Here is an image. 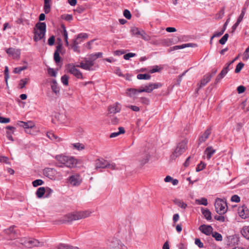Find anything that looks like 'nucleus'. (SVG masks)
Wrapping results in <instances>:
<instances>
[{
    "mask_svg": "<svg viewBox=\"0 0 249 249\" xmlns=\"http://www.w3.org/2000/svg\"><path fill=\"white\" fill-rule=\"evenodd\" d=\"M52 5V0H44L43 11L45 14L50 12Z\"/></svg>",
    "mask_w": 249,
    "mask_h": 249,
    "instance_id": "nucleus-23",
    "label": "nucleus"
},
{
    "mask_svg": "<svg viewBox=\"0 0 249 249\" xmlns=\"http://www.w3.org/2000/svg\"><path fill=\"white\" fill-rule=\"evenodd\" d=\"M241 233L245 238L249 240V226L244 227L241 231Z\"/></svg>",
    "mask_w": 249,
    "mask_h": 249,
    "instance_id": "nucleus-33",
    "label": "nucleus"
},
{
    "mask_svg": "<svg viewBox=\"0 0 249 249\" xmlns=\"http://www.w3.org/2000/svg\"><path fill=\"white\" fill-rule=\"evenodd\" d=\"M68 182L72 186H79L82 182V178L79 174L71 176L68 178Z\"/></svg>",
    "mask_w": 249,
    "mask_h": 249,
    "instance_id": "nucleus-8",
    "label": "nucleus"
},
{
    "mask_svg": "<svg viewBox=\"0 0 249 249\" xmlns=\"http://www.w3.org/2000/svg\"><path fill=\"white\" fill-rule=\"evenodd\" d=\"M123 15L124 17L128 19H130L131 18V15L130 11L127 9H125L123 11Z\"/></svg>",
    "mask_w": 249,
    "mask_h": 249,
    "instance_id": "nucleus-56",
    "label": "nucleus"
},
{
    "mask_svg": "<svg viewBox=\"0 0 249 249\" xmlns=\"http://www.w3.org/2000/svg\"><path fill=\"white\" fill-rule=\"evenodd\" d=\"M111 170H116L118 169V168L116 167V165L114 163L111 162L109 163L108 161L107 162V167Z\"/></svg>",
    "mask_w": 249,
    "mask_h": 249,
    "instance_id": "nucleus-54",
    "label": "nucleus"
},
{
    "mask_svg": "<svg viewBox=\"0 0 249 249\" xmlns=\"http://www.w3.org/2000/svg\"><path fill=\"white\" fill-rule=\"evenodd\" d=\"M107 244L108 249H127L121 241L116 237L108 239Z\"/></svg>",
    "mask_w": 249,
    "mask_h": 249,
    "instance_id": "nucleus-4",
    "label": "nucleus"
},
{
    "mask_svg": "<svg viewBox=\"0 0 249 249\" xmlns=\"http://www.w3.org/2000/svg\"><path fill=\"white\" fill-rule=\"evenodd\" d=\"M9 77V71H8V67L7 66L5 67L4 69V78L5 81L6 82V84H7L8 79Z\"/></svg>",
    "mask_w": 249,
    "mask_h": 249,
    "instance_id": "nucleus-52",
    "label": "nucleus"
},
{
    "mask_svg": "<svg viewBox=\"0 0 249 249\" xmlns=\"http://www.w3.org/2000/svg\"><path fill=\"white\" fill-rule=\"evenodd\" d=\"M244 66V64L242 62L239 63L236 67L235 69V72L236 73H239L243 68Z\"/></svg>",
    "mask_w": 249,
    "mask_h": 249,
    "instance_id": "nucleus-47",
    "label": "nucleus"
},
{
    "mask_svg": "<svg viewBox=\"0 0 249 249\" xmlns=\"http://www.w3.org/2000/svg\"><path fill=\"white\" fill-rule=\"evenodd\" d=\"M79 37H76L73 41V49L74 51L78 50V45L79 44Z\"/></svg>",
    "mask_w": 249,
    "mask_h": 249,
    "instance_id": "nucleus-48",
    "label": "nucleus"
},
{
    "mask_svg": "<svg viewBox=\"0 0 249 249\" xmlns=\"http://www.w3.org/2000/svg\"><path fill=\"white\" fill-rule=\"evenodd\" d=\"M229 37L228 34H225L219 40V42L220 44L223 45L227 41L228 38Z\"/></svg>",
    "mask_w": 249,
    "mask_h": 249,
    "instance_id": "nucleus-49",
    "label": "nucleus"
},
{
    "mask_svg": "<svg viewBox=\"0 0 249 249\" xmlns=\"http://www.w3.org/2000/svg\"><path fill=\"white\" fill-rule=\"evenodd\" d=\"M215 211L220 215L224 214L227 211V205L225 200L217 198L214 204Z\"/></svg>",
    "mask_w": 249,
    "mask_h": 249,
    "instance_id": "nucleus-5",
    "label": "nucleus"
},
{
    "mask_svg": "<svg viewBox=\"0 0 249 249\" xmlns=\"http://www.w3.org/2000/svg\"><path fill=\"white\" fill-rule=\"evenodd\" d=\"M215 152V150L213 149L212 146H209L204 151V154L206 155L207 158L210 160L213 154Z\"/></svg>",
    "mask_w": 249,
    "mask_h": 249,
    "instance_id": "nucleus-24",
    "label": "nucleus"
},
{
    "mask_svg": "<svg viewBox=\"0 0 249 249\" xmlns=\"http://www.w3.org/2000/svg\"><path fill=\"white\" fill-rule=\"evenodd\" d=\"M187 141L183 140L179 142L171 155V159L174 160L182 154L187 149Z\"/></svg>",
    "mask_w": 249,
    "mask_h": 249,
    "instance_id": "nucleus-3",
    "label": "nucleus"
},
{
    "mask_svg": "<svg viewBox=\"0 0 249 249\" xmlns=\"http://www.w3.org/2000/svg\"><path fill=\"white\" fill-rule=\"evenodd\" d=\"M91 212L89 211H85L71 213L65 215L61 219L63 223H70L73 221L80 220L89 217Z\"/></svg>",
    "mask_w": 249,
    "mask_h": 249,
    "instance_id": "nucleus-1",
    "label": "nucleus"
},
{
    "mask_svg": "<svg viewBox=\"0 0 249 249\" xmlns=\"http://www.w3.org/2000/svg\"><path fill=\"white\" fill-rule=\"evenodd\" d=\"M224 13V8H223L216 15L215 18L218 19L222 18Z\"/></svg>",
    "mask_w": 249,
    "mask_h": 249,
    "instance_id": "nucleus-53",
    "label": "nucleus"
},
{
    "mask_svg": "<svg viewBox=\"0 0 249 249\" xmlns=\"http://www.w3.org/2000/svg\"><path fill=\"white\" fill-rule=\"evenodd\" d=\"M56 172L54 169L51 168H46L43 170L44 175L50 179H53L54 177Z\"/></svg>",
    "mask_w": 249,
    "mask_h": 249,
    "instance_id": "nucleus-14",
    "label": "nucleus"
},
{
    "mask_svg": "<svg viewBox=\"0 0 249 249\" xmlns=\"http://www.w3.org/2000/svg\"><path fill=\"white\" fill-rule=\"evenodd\" d=\"M196 46V44L186 43V44H182L180 45L174 46L171 48V50L175 51V50H177L178 49H184L186 47H194Z\"/></svg>",
    "mask_w": 249,
    "mask_h": 249,
    "instance_id": "nucleus-21",
    "label": "nucleus"
},
{
    "mask_svg": "<svg viewBox=\"0 0 249 249\" xmlns=\"http://www.w3.org/2000/svg\"><path fill=\"white\" fill-rule=\"evenodd\" d=\"M238 213L240 217L245 219L248 216L249 211L247 207L243 206L238 209Z\"/></svg>",
    "mask_w": 249,
    "mask_h": 249,
    "instance_id": "nucleus-22",
    "label": "nucleus"
},
{
    "mask_svg": "<svg viewBox=\"0 0 249 249\" xmlns=\"http://www.w3.org/2000/svg\"><path fill=\"white\" fill-rule=\"evenodd\" d=\"M29 80V78H27L21 79L19 81V83H18V88L21 89H23V88H24L25 86L27 83V82H28Z\"/></svg>",
    "mask_w": 249,
    "mask_h": 249,
    "instance_id": "nucleus-36",
    "label": "nucleus"
},
{
    "mask_svg": "<svg viewBox=\"0 0 249 249\" xmlns=\"http://www.w3.org/2000/svg\"><path fill=\"white\" fill-rule=\"evenodd\" d=\"M88 35L86 33H80L79 34L77 37H79V44L81 43L82 41H83L84 40L87 39L88 38Z\"/></svg>",
    "mask_w": 249,
    "mask_h": 249,
    "instance_id": "nucleus-42",
    "label": "nucleus"
},
{
    "mask_svg": "<svg viewBox=\"0 0 249 249\" xmlns=\"http://www.w3.org/2000/svg\"><path fill=\"white\" fill-rule=\"evenodd\" d=\"M152 86V89H158L160 88L162 86V84L160 83H150Z\"/></svg>",
    "mask_w": 249,
    "mask_h": 249,
    "instance_id": "nucleus-62",
    "label": "nucleus"
},
{
    "mask_svg": "<svg viewBox=\"0 0 249 249\" xmlns=\"http://www.w3.org/2000/svg\"><path fill=\"white\" fill-rule=\"evenodd\" d=\"M44 183V181L42 179H38L33 181L32 184L34 187H37L41 185Z\"/></svg>",
    "mask_w": 249,
    "mask_h": 249,
    "instance_id": "nucleus-45",
    "label": "nucleus"
},
{
    "mask_svg": "<svg viewBox=\"0 0 249 249\" xmlns=\"http://www.w3.org/2000/svg\"><path fill=\"white\" fill-rule=\"evenodd\" d=\"M121 109V106L118 103H116L114 104L109 106L108 111L109 113L115 114L119 112Z\"/></svg>",
    "mask_w": 249,
    "mask_h": 249,
    "instance_id": "nucleus-15",
    "label": "nucleus"
},
{
    "mask_svg": "<svg viewBox=\"0 0 249 249\" xmlns=\"http://www.w3.org/2000/svg\"><path fill=\"white\" fill-rule=\"evenodd\" d=\"M45 190H46L45 197H48L53 193V190L52 189L48 188V187L46 188L45 189Z\"/></svg>",
    "mask_w": 249,
    "mask_h": 249,
    "instance_id": "nucleus-63",
    "label": "nucleus"
},
{
    "mask_svg": "<svg viewBox=\"0 0 249 249\" xmlns=\"http://www.w3.org/2000/svg\"><path fill=\"white\" fill-rule=\"evenodd\" d=\"M119 123V119L116 116H112L111 118V123L112 124L116 125Z\"/></svg>",
    "mask_w": 249,
    "mask_h": 249,
    "instance_id": "nucleus-57",
    "label": "nucleus"
},
{
    "mask_svg": "<svg viewBox=\"0 0 249 249\" xmlns=\"http://www.w3.org/2000/svg\"><path fill=\"white\" fill-rule=\"evenodd\" d=\"M132 36L139 38L142 37L145 40H148L150 38L146 32H132Z\"/></svg>",
    "mask_w": 249,
    "mask_h": 249,
    "instance_id": "nucleus-20",
    "label": "nucleus"
},
{
    "mask_svg": "<svg viewBox=\"0 0 249 249\" xmlns=\"http://www.w3.org/2000/svg\"><path fill=\"white\" fill-rule=\"evenodd\" d=\"M66 69L69 72L73 74L76 78L79 79L83 78L82 72L77 69L73 64H68L66 66Z\"/></svg>",
    "mask_w": 249,
    "mask_h": 249,
    "instance_id": "nucleus-7",
    "label": "nucleus"
},
{
    "mask_svg": "<svg viewBox=\"0 0 249 249\" xmlns=\"http://www.w3.org/2000/svg\"><path fill=\"white\" fill-rule=\"evenodd\" d=\"M136 55V53H129L124 54L123 56L125 60H128L130 58L134 57Z\"/></svg>",
    "mask_w": 249,
    "mask_h": 249,
    "instance_id": "nucleus-58",
    "label": "nucleus"
},
{
    "mask_svg": "<svg viewBox=\"0 0 249 249\" xmlns=\"http://www.w3.org/2000/svg\"><path fill=\"white\" fill-rule=\"evenodd\" d=\"M107 161L104 159H98L95 161V168H105L107 167Z\"/></svg>",
    "mask_w": 249,
    "mask_h": 249,
    "instance_id": "nucleus-16",
    "label": "nucleus"
},
{
    "mask_svg": "<svg viewBox=\"0 0 249 249\" xmlns=\"http://www.w3.org/2000/svg\"><path fill=\"white\" fill-rule=\"evenodd\" d=\"M46 190L44 187H39L37 190L36 194L38 198H41L45 194Z\"/></svg>",
    "mask_w": 249,
    "mask_h": 249,
    "instance_id": "nucleus-32",
    "label": "nucleus"
},
{
    "mask_svg": "<svg viewBox=\"0 0 249 249\" xmlns=\"http://www.w3.org/2000/svg\"><path fill=\"white\" fill-rule=\"evenodd\" d=\"M212 234V236L217 241H221L223 239L222 235L216 231L213 232Z\"/></svg>",
    "mask_w": 249,
    "mask_h": 249,
    "instance_id": "nucleus-39",
    "label": "nucleus"
},
{
    "mask_svg": "<svg viewBox=\"0 0 249 249\" xmlns=\"http://www.w3.org/2000/svg\"><path fill=\"white\" fill-rule=\"evenodd\" d=\"M35 35L34 39L35 41L37 42L44 38L45 32H34Z\"/></svg>",
    "mask_w": 249,
    "mask_h": 249,
    "instance_id": "nucleus-26",
    "label": "nucleus"
},
{
    "mask_svg": "<svg viewBox=\"0 0 249 249\" xmlns=\"http://www.w3.org/2000/svg\"><path fill=\"white\" fill-rule=\"evenodd\" d=\"M21 244L27 248L40 246V242L35 239H24Z\"/></svg>",
    "mask_w": 249,
    "mask_h": 249,
    "instance_id": "nucleus-10",
    "label": "nucleus"
},
{
    "mask_svg": "<svg viewBox=\"0 0 249 249\" xmlns=\"http://www.w3.org/2000/svg\"><path fill=\"white\" fill-rule=\"evenodd\" d=\"M61 49L62 45L61 44H58L53 54L54 60L56 63H59L60 61L61 58L59 55V53L61 52Z\"/></svg>",
    "mask_w": 249,
    "mask_h": 249,
    "instance_id": "nucleus-19",
    "label": "nucleus"
},
{
    "mask_svg": "<svg viewBox=\"0 0 249 249\" xmlns=\"http://www.w3.org/2000/svg\"><path fill=\"white\" fill-rule=\"evenodd\" d=\"M195 244L197 245L199 248H202L204 247V245L202 242L200 241V240L198 238H196L195 239Z\"/></svg>",
    "mask_w": 249,
    "mask_h": 249,
    "instance_id": "nucleus-59",
    "label": "nucleus"
},
{
    "mask_svg": "<svg viewBox=\"0 0 249 249\" xmlns=\"http://www.w3.org/2000/svg\"><path fill=\"white\" fill-rule=\"evenodd\" d=\"M89 56L94 62L98 58L101 57L102 56V53H97L95 54H91Z\"/></svg>",
    "mask_w": 249,
    "mask_h": 249,
    "instance_id": "nucleus-46",
    "label": "nucleus"
},
{
    "mask_svg": "<svg viewBox=\"0 0 249 249\" xmlns=\"http://www.w3.org/2000/svg\"><path fill=\"white\" fill-rule=\"evenodd\" d=\"M161 70V68H160L159 66L156 65L153 66V68L150 70V72L151 73H155L156 72H159Z\"/></svg>",
    "mask_w": 249,
    "mask_h": 249,
    "instance_id": "nucleus-55",
    "label": "nucleus"
},
{
    "mask_svg": "<svg viewBox=\"0 0 249 249\" xmlns=\"http://www.w3.org/2000/svg\"><path fill=\"white\" fill-rule=\"evenodd\" d=\"M149 157L150 156L148 153H144L142 158L139 160L141 165H143L146 164L149 160Z\"/></svg>",
    "mask_w": 249,
    "mask_h": 249,
    "instance_id": "nucleus-27",
    "label": "nucleus"
},
{
    "mask_svg": "<svg viewBox=\"0 0 249 249\" xmlns=\"http://www.w3.org/2000/svg\"><path fill=\"white\" fill-rule=\"evenodd\" d=\"M55 159L58 161L60 165L58 166L62 167L64 166L69 167L72 168L74 167L77 162L75 159L72 157H69L63 155H56L55 157Z\"/></svg>",
    "mask_w": 249,
    "mask_h": 249,
    "instance_id": "nucleus-2",
    "label": "nucleus"
},
{
    "mask_svg": "<svg viewBox=\"0 0 249 249\" xmlns=\"http://www.w3.org/2000/svg\"><path fill=\"white\" fill-rule=\"evenodd\" d=\"M205 166L206 164L201 161L198 165H197L196 168V171L198 172L202 170L205 167Z\"/></svg>",
    "mask_w": 249,
    "mask_h": 249,
    "instance_id": "nucleus-51",
    "label": "nucleus"
},
{
    "mask_svg": "<svg viewBox=\"0 0 249 249\" xmlns=\"http://www.w3.org/2000/svg\"><path fill=\"white\" fill-rule=\"evenodd\" d=\"M211 133V128L209 127L207 128L204 132L199 137L198 139V144H200L205 142L207 139L209 138V136Z\"/></svg>",
    "mask_w": 249,
    "mask_h": 249,
    "instance_id": "nucleus-13",
    "label": "nucleus"
},
{
    "mask_svg": "<svg viewBox=\"0 0 249 249\" xmlns=\"http://www.w3.org/2000/svg\"><path fill=\"white\" fill-rule=\"evenodd\" d=\"M118 129L119 131L111 133L109 136L110 138H115L120 134H124L125 133V130L123 127H119Z\"/></svg>",
    "mask_w": 249,
    "mask_h": 249,
    "instance_id": "nucleus-31",
    "label": "nucleus"
},
{
    "mask_svg": "<svg viewBox=\"0 0 249 249\" xmlns=\"http://www.w3.org/2000/svg\"><path fill=\"white\" fill-rule=\"evenodd\" d=\"M196 203L198 205H203L207 206L208 205L207 199L206 198L202 197L199 199H196Z\"/></svg>",
    "mask_w": 249,
    "mask_h": 249,
    "instance_id": "nucleus-40",
    "label": "nucleus"
},
{
    "mask_svg": "<svg viewBox=\"0 0 249 249\" xmlns=\"http://www.w3.org/2000/svg\"><path fill=\"white\" fill-rule=\"evenodd\" d=\"M138 89H133V88H129V89H126V94L131 97L132 95L136 94L137 92H138Z\"/></svg>",
    "mask_w": 249,
    "mask_h": 249,
    "instance_id": "nucleus-41",
    "label": "nucleus"
},
{
    "mask_svg": "<svg viewBox=\"0 0 249 249\" xmlns=\"http://www.w3.org/2000/svg\"><path fill=\"white\" fill-rule=\"evenodd\" d=\"M18 124L24 128H28L29 127H32V125H29L28 123H26L22 121L19 122Z\"/></svg>",
    "mask_w": 249,
    "mask_h": 249,
    "instance_id": "nucleus-50",
    "label": "nucleus"
},
{
    "mask_svg": "<svg viewBox=\"0 0 249 249\" xmlns=\"http://www.w3.org/2000/svg\"><path fill=\"white\" fill-rule=\"evenodd\" d=\"M153 91L152 86L150 83L148 85H146L143 88H140L138 89V93L142 92H146L147 93H150Z\"/></svg>",
    "mask_w": 249,
    "mask_h": 249,
    "instance_id": "nucleus-30",
    "label": "nucleus"
},
{
    "mask_svg": "<svg viewBox=\"0 0 249 249\" xmlns=\"http://www.w3.org/2000/svg\"><path fill=\"white\" fill-rule=\"evenodd\" d=\"M69 76L67 75H63L61 78V80L62 83L66 86L68 85V81H69Z\"/></svg>",
    "mask_w": 249,
    "mask_h": 249,
    "instance_id": "nucleus-44",
    "label": "nucleus"
},
{
    "mask_svg": "<svg viewBox=\"0 0 249 249\" xmlns=\"http://www.w3.org/2000/svg\"><path fill=\"white\" fill-rule=\"evenodd\" d=\"M231 201L235 202H239L240 201V198L238 196L234 195L231 196Z\"/></svg>",
    "mask_w": 249,
    "mask_h": 249,
    "instance_id": "nucleus-61",
    "label": "nucleus"
},
{
    "mask_svg": "<svg viewBox=\"0 0 249 249\" xmlns=\"http://www.w3.org/2000/svg\"><path fill=\"white\" fill-rule=\"evenodd\" d=\"M199 230L204 234L210 235L213 233V229L210 225H202L199 227Z\"/></svg>",
    "mask_w": 249,
    "mask_h": 249,
    "instance_id": "nucleus-12",
    "label": "nucleus"
},
{
    "mask_svg": "<svg viewBox=\"0 0 249 249\" xmlns=\"http://www.w3.org/2000/svg\"><path fill=\"white\" fill-rule=\"evenodd\" d=\"M14 226L10 227L9 228L6 229L5 232L6 234L11 236V238H16L18 235V231L15 230Z\"/></svg>",
    "mask_w": 249,
    "mask_h": 249,
    "instance_id": "nucleus-18",
    "label": "nucleus"
},
{
    "mask_svg": "<svg viewBox=\"0 0 249 249\" xmlns=\"http://www.w3.org/2000/svg\"><path fill=\"white\" fill-rule=\"evenodd\" d=\"M230 69L225 66L215 79V83H218L228 72Z\"/></svg>",
    "mask_w": 249,
    "mask_h": 249,
    "instance_id": "nucleus-17",
    "label": "nucleus"
},
{
    "mask_svg": "<svg viewBox=\"0 0 249 249\" xmlns=\"http://www.w3.org/2000/svg\"><path fill=\"white\" fill-rule=\"evenodd\" d=\"M201 212L207 220H211L212 219L211 213L208 209L202 208Z\"/></svg>",
    "mask_w": 249,
    "mask_h": 249,
    "instance_id": "nucleus-28",
    "label": "nucleus"
},
{
    "mask_svg": "<svg viewBox=\"0 0 249 249\" xmlns=\"http://www.w3.org/2000/svg\"><path fill=\"white\" fill-rule=\"evenodd\" d=\"M47 136L51 140L55 141V142H59L60 141V138L54 134V133L52 132H48L46 134Z\"/></svg>",
    "mask_w": 249,
    "mask_h": 249,
    "instance_id": "nucleus-25",
    "label": "nucleus"
},
{
    "mask_svg": "<svg viewBox=\"0 0 249 249\" xmlns=\"http://www.w3.org/2000/svg\"><path fill=\"white\" fill-rule=\"evenodd\" d=\"M6 53L12 57L13 59H19L20 55V50L14 48H9L5 49Z\"/></svg>",
    "mask_w": 249,
    "mask_h": 249,
    "instance_id": "nucleus-9",
    "label": "nucleus"
},
{
    "mask_svg": "<svg viewBox=\"0 0 249 249\" xmlns=\"http://www.w3.org/2000/svg\"><path fill=\"white\" fill-rule=\"evenodd\" d=\"M249 49L247 48L243 53V60H247L249 59Z\"/></svg>",
    "mask_w": 249,
    "mask_h": 249,
    "instance_id": "nucleus-60",
    "label": "nucleus"
},
{
    "mask_svg": "<svg viewBox=\"0 0 249 249\" xmlns=\"http://www.w3.org/2000/svg\"><path fill=\"white\" fill-rule=\"evenodd\" d=\"M174 203L178 206V207H180L182 209H186V208L187 207V205L186 203H184L183 201L181 200H180L179 199H175L174 200Z\"/></svg>",
    "mask_w": 249,
    "mask_h": 249,
    "instance_id": "nucleus-29",
    "label": "nucleus"
},
{
    "mask_svg": "<svg viewBox=\"0 0 249 249\" xmlns=\"http://www.w3.org/2000/svg\"><path fill=\"white\" fill-rule=\"evenodd\" d=\"M36 27L39 31H46V24L44 22H39L36 24Z\"/></svg>",
    "mask_w": 249,
    "mask_h": 249,
    "instance_id": "nucleus-38",
    "label": "nucleus"
},
{
    "mask_svg": "<svg viewBox=\"0 0 249 249\" xmlns=\"http://www.w3.org/2000/svg\"><path fill=\"white\" fill-rule=\"evenodd\" d=\"M27 69V66H24L21 67H17L15 68L14 72L15 73H19L21 71L26 70Z\"/></svg>",
    "mask_w": 249,
    "mask_h": 249,
    "instance_id": "nucleus-43",
    "label": "nucleus"
},
{
    "mask_svg": "<svg viewBox=\"0 0 249 249\" xmlns=\"http://www.w3.org/2000/svg\"><path fill=\"white\" fill-rule=\"evenodd\" d=\"M71 145L72 148L78 150H81L85 148L84 145L79 142L72 143L71 144Z\"/></svg>",
    "mask_w": 249,
    "mask_h": 249,
    "instance_id": "nucleus-34",
    "label": "nucleus"
},
{
    "mask_svg": "<svg viewBox=\"0 0 249 249\" xmlns=\"http://www.w3.org/2000/svg\"><path fill=\"white\" fill-rule=\"evenodd\" d=\"M212 75L209 74H206L203 76V79L201 80L199 84H198V87L196 89V92L198 91L203 87L205 86L211 80Z\"/></svg>",
    "mask_w": 249,
    "mask_h": 249,
    "instance_id": "nucleus-11",
    "label": "nucleus"
},
{
    "mask_svg": "<svg viewBox=\"0 0 249 249\" xmlns=\"http://www.w3.org/2000/svg\"><path fill=\"white\" fill-rule=\"evenodd\" d=\"M51 88L53 91L55 93L56 95L59 93V88L57 86V84L55 81H53L52 85H51Z\"/></svg>",
    "mask_w": 249,
    "mask_h": 249,
    "instance_id": "nucleus-35",
    "label": "nucleus"
},
{
    "mask_svg": "<svg viewBox=\"0 0 249 249\" xmlns=\"http://www.w3.org/2000/svg\"><path fill=\"white\" fill-rule=\"evenodd\" d=\"M94 65V61L89 56L85 58L83 61L80 62L79 65H76V67L87 71H94L95 70V69L93 68Z\"/></svg>",
    "mask_w": 249,
    "mask_h": 249,
    "instance_id": "nucleus-6",
    "label": "nucleus"
},
{
    "mask_svg": "<svg viewBox=\"0 0 249 249\" xmlns=\"http://www.w3.org/2000/svg\"><path fill=\"white\" fill-rule=\"evenodd\" d=\"M137 78L140 80H149L151 78V75L149 74H138Z\"/></svg>",
    "mask_w": 249,
    "mask_h": 249,
    "instance_id": "nucleus-37",
    "label": "nucleus"
},
{
    "mask_svg": "<svg viewBox=\"0 0 249 249\" xmlns=\"http://www.w3.org/2000/svg\"><path fill=\"white\" fill-rule=\"evenodd\" d=\"M246 88L243 86H239L237 88V91L239 94L243 93L245 91Z\"/></svg>",
    "mask_w": 249,
    "mask_h": 249,
    "instance_id": "nucleus-64",
    "label": "nucleus"
}]
</instances>
